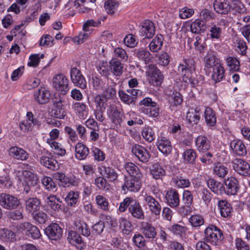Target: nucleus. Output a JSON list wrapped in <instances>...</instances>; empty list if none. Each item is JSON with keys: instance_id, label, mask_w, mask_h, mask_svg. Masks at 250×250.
I'll use <instances>...</instances> for the list:
<instances>
[{"instance_id": "obj_28", "label": "nucleus", "mask_w": 250, "mask_h": 250, "mask_svg": "<svg viewBox=\"0 0 250 250\" xmlns=\"http://www.w3.org/2000/svg\"><path fill=\"white\" fill-rule=\"evenodd\" d=\"M229 169L226 165L220 162H217L214 164L213 173L216 177L223 179L228 174Z\"/></svg>"}, {"instance_id": "obj_21", "label": "nucleus", "mask_w": 250, "mask_h": 250, "mask_svg": "<svg viewBox=\"0 0 250 250\" xmlns=\"http://www.w3.org/2000/svg\"><path fill=\"white\" fill-rule=\"evenodd\" d=\"M149 75H151V81L154 85L159 86L161 84L164 76L161 71L155 66L151 64L148 66Z\"/></svg>"}, {"instance_id": "obj_40", "label": "nucleus", "mask_w": 250, "mask_h": 250, "mask_svg": "<svg viewBox=\"0 0 250 250\" xmlns=\"http://www.w3.org/2000/svg\"><path fill=\"white\" fill-rule=\"evenodd\" d=\"M41 182L48 191L55 192L57 190V184L51 177L43 176L41 179Z\"/></svg>"}, {"instance_id": "obj_26", "label": "nucleus", "mask_w": 250, "mask_h": 250, "mask_svg": "<svg viewBox=\"0 0 250 250\" xmlns=\"http://www.w3.org/2000/svg\"><path fill=\"white\" fill-rule=\"evenodd\" d=\"M213 8L215 12L220 14H227L230 7L227 0H215L213 2Z\"/></svg>"}, {"instance_id": "obj_22", "label": "nucleus", "mask_w": 250, "mask_h": 250, "mask_svg": "<svg viewBox=\"0 0 250 250\" xmlns=\"http://www.w3.org/2000/svg\"><path fill=\"white\" fill-rule=\"evenodd\" d=\"M195 145L197 150L203 153L208 151L211 147L210 141L204 135H200L196 138Z\"/></svg>"}, {"instance_id": "obj_24", "label": "nucleus", "mask_w": 250, "mask_h": 250, "mask_svg": "<svg viewBox=\"0 0 250 250\" xmlns=\"http://www.w3.org/2000/svg\"><path fill=\"white\" fill-rule=\"evenodd\" d=\"M230 146L233 152L238 156H244L247 154L246 147L240 140H232L230 144Z\"/></svg>"}, {"instance_id": "obj_59", "label": "nucleus", "mask_w": 250, "mask_h": 250, "mask_svg": "<svg viewBox=\"0 0 250 250\" xmlns=\"http://www.w3.org/2000/svg\"><path fill=\"white\" fill-rule=\"evenodd\" d=\"M13 186V182L8 174L0 176V188L10 189Z\"/></svg>"}, {"instance_id": "obj_34", "label": "nucleus", "mask_w": 250, "mask_h": 250, "mask_svg": "<svg viewBox=\"0 0 250 250\" xmlns=\"http://www.w3.org/2000/svg\"><path fill=\"white\" fill-rule=\"evenodd\" d=\"M217 206L220 210L221 215L225 218L228 217L230 215L232 208L230 204L226 200H220Z\"/></svg>"}, {"instance_id": "obj_6", "label": "nucleus", "mask_w": 250, "mask_h": 250, "mask_svg": "<svg viewBox=\"0 0 250 250\" xmlns=\"http://www.w3.org/2000/svg\"><path fill=\"white\" fill-rule=\"evenodd\" d=\"M53 84L54 88L61 93L65 95L69 90L68 80L62 74L56 75L53 79Z\"/></svg>"}, {"instance_id": "obj_33", "label": "nucleus", "mask_w": 250, "mask_h": 250, "mask_svg": "<svg viewBox=\"0 0 250 250\" xmlns=\"http://www.w3.org/2000/svg\"><path fill=\"white\" fill-rule=\"evenodd\" d=\"M204 115L207 125L210 128L214 127L216 124V116L215 112L211 108L207 107Z\"/></svg>"}, {"instance_id": "obj_47", "label": "nucleus", "mask_w": 250, "mask_h": 250, "mask_svg": "<svg viewBox=\"0 0 250 250\" xmlns=\"http://www.w3.org/2000/svg\"><path fill=\"white\" fill-rule=\"evenodd\" d=\"M227 66L230 71H238L240 69V62L234 57H228L225 59Z\"/></svg>"}, {"instance_id": "obj_5", "label": "nucleus", "mask_w": 250, "mask_h": 250, "mask_svg": "<svg viewBox=\"0 0 250 250\" xmlns=\"http://www.w3.org/2000/svg\"><path fill=\"white\" fill-rule=\"evenodd\" d=\"M107 115L112 123L117 127L122 126L125 117L124 112L115 104H110L107 106Z\"/></svg>"}, {"instance_id": "obj_58", "label": "nucleus", "mask_w": 250, "mask_h": 250, "mask_svg": "<svg viewBox=\"0 0 250 250\" xmlns=\"http://www.w3.org/2000/svg\"><path fill=\"white\" fill-rule=\"evenodd\" d=\"M193 195L191 192L188 190L183 191L182 200L185 206L187 208H190L193 204Z\"/></svg>"}, {"instance_id": "obj_45", "label": "nucleus", "mask_w": 250, "mask_h": 250, "mask_svg": "<svg viewBox=\"0 0 250 250\" xmlns=\"http://www.w3.org/2000/svg\"><path fill=\"white\" fill-rule=\"evenodd\" d=\"M209 32L208 35L212 41L219 40L221 37L222 29L217 25L212 23L210 27Z\"/></svg>"}, {"instance_id": "obj_61", "label": "nucleus", "mask_w": 250, "mask_h": 250, "mask_svg": "<svg viewBox=\"0 0 250 250\" xmlns=\"http://www.w3.org/2000/svg\"><path fill=\"white\" fill-rule=\"evenodd\" d=\"M47 143L50 145V146L54 149V152L56 154L59 155L63 156L66 153L65 149L62 148L61 146V145L59 144L58 143L54 141H47Z\"/></svg>"}, {"instance_id": "obj_2", "label": "nucleus", "mask_w": 250, "mask_h": 250, "mask_svg": "<svg viewBox=\"0 0 250 250\" xmlns=\"http://www.w3.org/2000/svg\"><path fill=\"white\" fill-rule=\"evenodd\" d=\"M23 176L26 178V186L24 187L23 192L27 194L33 189L38 195L43 193L39 185V180L37 176L32 172L24 170L22 172Z\"/></svg>"}, {"instance_id": "obj_8", "label": "nucleus", "mask_w": 250, "mask_h": 250, "mask_svg": "<svg viewBox=\"0 0 250 250\" xmlns=\"http://www.w3.org/2000/svg\"><path fill=\"white\" fill-rule=\"evenodd\" d=\"M128 213L130 216L135 219L144 220L145 218V212L140 203L136 200L133 199L128 208Z\"/></svg>"}, {"instance_id": "obj_55", "label": "nucleus", "mask_w": 250, "mask_h": 250, "mask_svg": "<svg viewBox=\"0 0 250 250\" xmlns=\"http://www.w3.org/2000/svg\"><path fill=\"white\" fill-rule=\"evenodd\" d=\"M72 108L80 116L83 117L87 112V106L83 103L75 102L72 105Z\"/></svg>"}, {"instance_id": "obj_60", "label": "nucleus", "mask_w": 250, "mask_h": 250, "mask_svg": "<svg viewBox=\"0 0 250 250\" xmlns=\"http://www.w3.org/2000/svg\"><path fill=\"white\" fill-rule=\"evenodd\" d=\"M96 202L99 208L104 210H108L109 204L107 200L104 197L100 195L96 196Z\"/></svg>"}, {"instance_id": "obj_39", "label": "nucleus", "mask_w": 250, "mask_h": 250, "mask_svg": "<svg viewBox=\"0 0 250 250\" xmlns=\"http://www.w3.org/2000/svg\"><path fill=\"white\" fill-rule=\"evenodd\" d=\"M205 67L208 68H214L217 64H220L219 60L216 57L212 52L208 53L204 58Z\"/></svg>"}, {"instance_id": "obj_12", "label": "nucleus", "mask_w": 250, "mask_h": 250, "mask_svg": "<svg viewBox=\"0 0 250 250\" xmlns=\"http://www.w3.org/2000/svg\"><path fill=\"white\" fill-rule=\"evenodd\" d=\"M226 186L227 194L229 195H235L240 190V186L237 179L232 176L228 177L224 181Z\"/></svg>"}, {"instance_id": "obj_23", "label": "nucleus", "mask_w": 250, "mask_h": 250, "mask_svg": "<svg viewBox=\"0 0 250 250\" xmlns=\"http://www.w3.org/2000/svg\"><path fill=\"white\" fill-rule=\"evenodd\" d=\"M141 230L146 238L154 240L156 238L157 232L156 229L148 222H143L141 224Z\"/></svg>"}, {"instance_id": "obj_31", "label": "nucleus", "mask_w": 250, "mask_h": 250, "mask_svg": "<svg viewBox=\"0 0 250 250\" xmlns=\"http://www.w3.org/2000/svg\"><path fill=\"white\" fill-rule=\"evenodd\" d=\"M164 37L161 34L157 35L149 44V48L152 52H157L162 49Z\"/></svg>"}, {"instance_id": "obj_14", "label": "nucleus", "mask_w": 250, "mask_h": 250, "mask_svg": "<svg viewBox=\"0 0 250 250\" xmlns=\"http://www.w3.org/2000/svg\"><path fill=\"white\" fill-rule=\"evenodd\" d=\"M157 146L159 150L165 156L170 154L172 150V146L169 140L163 136H159L157 139Z\"/></svg>"}, {"instance_id": "obj_9", "label": "nucleus", "mask_w": 250, "mask_h": 250, "mask_svg": "<svg viewBox=\"0 0 250 250\" xmlns=\"http://www.w3.org/2000/svg\"><path fill=\"white\" fill-rule=\"evenodd\" d=\"M63 230L57 223H51L46 227L45 233L51 240H58L62 235Z\"/></svg>"}, {"instance_id": "obj_52", "label": "nucleus", "mask_w": 250, "mask_h": 250, "mask_svg": "<svg viewBox=\"0 0 250 250\" xmlns=\"http://www.w3.org/2000/svg\"><path fill=\"white\" fill-rule=\"evenodd\" d=\"M168 101L172 105L177 106L180 105L183 102L182 96L178 92H173L171 94H168Z\"/></svg>"}, {"instance_id": "obj_30", "label": "nucleus", "mask_w": 250, "mask_h": 250, "mask_svg": "<svg viewBox=\"0 0 250 250\" xmlns=\"http://www.w3.org/2000/svg\"><path fill=\"white\" fill-rule=\"evenodd\" d=\"M75 151V157L79 160L85 159L89 153L88 148L81 143H78L76 144Z\"/></svg>"}, {"instance_id": "obj_50", "label": "nucleus", "mask_w": 250, "mask_h": 250, "mask_svg": "<svg viewBox=\"0 0 250 250\" xmlns=\"http://www.w3.org/2000/svg\"><path fill=\"white\" fill-rule=\"evenodd\" d=\"M118 93L121 100L124 103L128 105L134 104L136 100V97H131V96L129 95L128 93L127 94L123 90H120Z\"/></svg>"}, {"instance_id": "obj_15", "label": "nucleus", "mask_w": 250, "mask_h": 250, "mask_svg": "<svg viewBox=\"0 0 250 250\" xmlns=\"http://www.w3.org/2000/svg\"><path fill=\"white\" fill-rule=\"evenodd\" d=\"M165 199L167 204L172 208H176L180 205V195L176 189L171 188L167 191Z\"/></svg>"}, {"instance_id": "obj_29", "label": "nucleus", "mask_w": 250, "mask_h": 250, "mask_svg": "<svg viewBox=\"0 0 250 250\" xmlns=\"http://www.w3.org/2000/svg\"><path fill=\"white\" fill-rule=\"evenodd\" d=\"M9 154L14 158L21 161L26 160L28 158V154L25 150L17 146L10 148Z\"/></svg>"}, {"instance_id": "obj_53", "label": "nucleus", "mask_w": 250, "mask_h": 250, "mask_svg": "<svg viewBox=\"0 0 250 250\" xmlns=\"http://www.w3.org/2000/svg\"><path fill=\"white\" fill-rule=\"evenodd\" d=\"M79 194L77 191L69 192L65 198V201L68 206H74L78 202Z\"/></svg>"}, {"instance_id": "obj_43", "label": "nucleus", "mask_w": 250, "mask_h": 250, "mask_svg": "<svg viewBox=\"0 0 250 250\" xmlns=\"http://www.w3.org/2000/svg\"><path fill=\"white\" fill-rule=\"evenodd\" d=\"M41 163L51 170H55L57 168V161L52 158L48 156H42L40 159Z\"/></svg>"}, {"instance_id": "obj_41", "label": "nucleus", "mask_w": 250, "mask_h": 250, "mask_svg": "<svg viewBox=\"0 0 250 250\" xmlns=\"http://www.w3.org/2000/svg\"><path fill=\"white\" fill-rule=\"evenodd\" d=\"M172 182L177 188H186L190 187L191 184L189 179L182 176L172 178Z\"/></svg>"}, {"instance_id": "obj_13", "label": "nucleus", "mask_w": 250, "mask_h": 250, "mask_svg": "<svg viewBox=\"0 0 250 250\" xmlns=\"http://www.w3.org/2000/svg\"><path fill=\"white\" fill-rule=\"evenodd\" d=\"M141 178L138 177L126 178L124 185L122 186V189L132 192L138 191L142 186Z\"/></svg>"}, {"instance_id": "obj_3", "label": "nucleus", "mask_w": 250, "mask_h": 250, "mask_svg": "<svg viewBox=\"0 0 250 250\" xmlns=\"http://www.w3.org/2000/svg\"><path fill=\"white\" fill-rule=\"evenodd\" d=\"M204 234V240L213 245H217L224 238L222 231L214 225L207 228Z\"/></svg>"}, {"instance_id": "obj_62", "label": "nucleus", "mask_w": 250, "mask_h": 250, "mask_svg": "<svg viewBox=\"0 0 250 250\" xmlns=\"http://www.w3.org/2000/svg\"><path fill=\"white\" fill-rule=\"evenodd\" d=\"M189 222L193 227H198L204 223L203 217L200 215H193L189 219Z\"/></svg>"}, {"instance_id": "obj_63", "label": "nucleus", "mask_w": 250, "mask_h": 250, "mask_svg": "<svg viewBox=\"0 0 250 250\" xmlns=\"http://www.w3.org/2000/svg\"><path fill=\"white\" fill-rule=\"evenodd\" d=\"M230 7L232 10L240 14L244 13L246 11L244 5L238 0H232Z\"/></svg>"}, {"instance_id": "obj_44", "label": "nucleus", "mask_w": 250, "mask_h": 250, "mask_svg": "<svg viewBox=\"0 0 250 250\" xmlns=\"http://www.w3.org/2000/svg\"><path fill=\"white\" fill-rule=\"evenodd\" d=\"M77 232L85 237L90 236L91 232L88 226L84 222H78L75 223Z\"/></svg>"}, {"instance_id": "obj_32", "label": "nucleus", "mask_w": 250, "mask_h": 250, "mask_svg": "<svg viewBox=\"0 0 250 250\" xmlns=\"http://www.w3.org/2000/svg\"><path fill=\"white\" fill-rule=\"evenodd\" d=\"M111 71L116 76H120L123 72V64L117 58H112L109 62Z\"/></svg>"}, {"instance_id": "obj_49", "label": "nucleus", "mask_w": 250, "mask_h": 250, "mask_svg": "<svg viewBox=\"0 0 250 250\" xmlns=\"http://www.w3.org/2000/svg\"><path fill=\"white\" fill-rule=\"evenodd\" d=\"M142 135L144 138L148 142H152L155 138L153 129L148 126H146L143 128Z\"/></svg>"}, {"instance_id": "obj_51", "label": "nucleus", "mask_w": 250, "mask_h": 250, "mask_svg": "<svg viewBox=\"0 0 250 250\" xmlns=\"http://www.w3.org/2000/svg\"><path fill=\"white\" fill-rule=\"evenodd\" d=\"M67 239L70 243L73 245H81L83 243L82 237L77 231H70L69 232Z\"/></svg>"}, {"instance_id": "obj_27", "label": "nucleus", "mask_w": 250, "mask_h": 250, "mask_svg": "<svg viewBox=\"0 0 250 250\" xmlns=\"http://www.w3.org/2000/svg\"><path fill=\"white\" fill-rule=\"evenodd\" d=\"M53 177L56 180H58L60 182V185L63 187H68L70 185L75 186L77 184L75 180L70 179L63 173H55Z\"/></svg>"}, {"instance_id": "obj_48", "label": "nucleus", "mask_w": 250, "mask_h": 250, "mask_svg": "<svg viewBox=\"0 0 250 250\" xmlns=\"http://www.w3.org/2000/svg\"><path fill=\"white\" fill-rule=\"evenodd\" d=\"M183 157L186 163L194 164L196 158V153L193 149H187L183 154Z\"/></svg>"}, {"instance_id": "obj_4", "label": "nucleus", "mask_w": 250, "mask_h": 250, "mask_svg": "<svg viewBox=\"0 0 250 250\" xmlns=\"http://www.w3.org/2000/svg\"><path fill=\"white\" fill-rule=\"evenodd\" d=\"M21 205L20 200L16 196L6 193H0V206L7 210L17 208Z\"/></svg>"}, {"instance_id": "obj_10", "label": "nucleus", "mask_w": 250, "mask_h": 250, "mask_svg": "<svg viewBox=\"0 0 250 250\" xmlns=\"http://www.w3.org/2000/svg\"><path fill=\"white\" fill-rule=\"evenodd\" d=\"M155 33L154 23L150 20H145L141 26L139 30L140 35L145 38H152Z\"/></svg>"}, {"instance_id": "obj_35", "label": "nucleus", "mask_w": 250, "mask_h": 250, "mask_svg": "<svg viewBox=\"0 0 250 250\" xmlns=\"http://www.w3.org/2000/svg\"><path fill=\"white\" fill-rule=\"evenodd\" d=\"M225 77V69L221 64H217L212 68L211 78L216 83L221 81Z\"/></svg>"}, {"instance_id": "obj_56", "label": "nucleus", "mask_w": 250, "mask_h": 250, "mask_svg": "<svg viewBox=\"0 0 250 250\" xmlns=\"http://www.w3.org/2000/svg\"><path fill=\"white\" fill-rule=\"evenodd\" d=\"M119 224L123 232L127 234H129L132 226L130 222L125 217H121L119 219Z\"/></svg>"}, {"instance_id": "obj_25", "label": "nucleus", "mask_w": 250, "mask_h": 250, "mask_svg": "<svg viewBox=\"0 0 250 250\" xmlns=\"http://www.w3.org/2000/svg\"><path fill=\"white\" fill-rule=\"evenodd\" d=\"M99 171L101 176L108 179L111 181L116 180L118 177V174L112 167L102 165L99 167Z\"/></svg>"}, {"instance_id": "obj_42", "label": "nucleus", "mask_w": 250, "mask_h": 250, "mask_svg": "<svg viewBox=\"0 0 250 250\" xmlns=\"http://www.w3.org/2000/svg\"><path fill=\"white\" fill-rule=\"evenodd\" d=\"M125 167L126 171L130 175V177H142V174L141 173L139 167L133 163H126Z\"/></svg>"}, {"instance_id": "obj_37", "label": "nucleus", "mask_w": 250, "mask_h": 250, "mask_svg": "<svg viewBox=\"0 0 250 250\" xmlns=\"http://www.w3.org/2000/svg\"><path fill=\"white\" fill-rule=\"evenodd\" d=\"M205 21L197 19L190 25V31L194 34H200L204 32L206 29Z\"/></svg>"}, {"instance_id": "obj_46", "label": "nucleus", "mask_w": 250, "mask_h": 250, "mask_svg": "<svg viewBox=\"0 0 250 250\" xmlns=\"http://www.w3.org/2000/svg\"><path fill=\"white\" fill-rule=\"evenodd\" d=\"M150 173L154 179H162L166 174V171L161 166L156 164L152 166Z\"/></svg>"}, {"instance_id": "obj_57", "label": "nucleus", "mask_w": 250, "mask_h": 250, "mask_svg": "<svg viewBox=\"0 0 250 250\" xmlns=\"http://www.w3.org/2000/svg\"><path fill=\"white\" fill-rule=\"evenodd\" d=\"M158 63L164 67L167 66L170 62V57L166 52H161L157 56Z\"/></svg>"}, {"instance_id": "obj_19", "label": "nucleus", "mask_w": 250, "mask_h": 250, "mask_svg": "<svg viewBox=\"0 0 250 250\" xmlns=\"http://www.w3.org/2000/svg\"><path fill=\"white\" fill-rule=\"evenodd\" d=\"M20 228L25 232L26 235L34 239H39L41 234L39 229L29 222H24L20 225Z\"/></svg>"}, {"instance_id": "obj_11", "label": "nucleus", "mask_w": 250, "mask_h": 250, "mask_svg": "<svg viewBox=\"0 0 250 250\" xmlns=\"http://www.w3.org/2000/svg\"><path fill=\"white\" fill-rule=\"evenodd\" d=\"M233 167L235 171L240 175L247 176L250 175V164L243 159H235Z\"/></svg>"}, {"instance_id": "obj_54", "label": "nucleus", "mask_w": 250, "mask_h": 250, "mask_svg": "<svg viewBox=\"0 0 250 250\" xmlns=\"http://www.w3.org/2000/svg\"><path fill=\"white\" fill-rule=\"evenodd\" d=\"M119 5V3L118 1L114 0H107L104 3V7L108 14L112 15L118 7Z\"/></svg>"}, {"instance_id": "obj_20", "label": "nucleus", "mask_w": 250, "mask_h": 250, "mask_svg": "<svg viewBox=\"0 0 250 250\" xmlns=\"http://www.w3.org/2000/svg\"><path fill=\"white\" fill-rule=\"evenodd\" d=\"M132 152L140 161L146 163L149 161L150 155L144 146L140 145H135L132 147Z\"/></svg>"}, {"instance_id": "obj_17", "label": "nucleus", "mask_w": 250, "mask_h": 250, "mask_svg": "<svg viewBox=\"0 0 250 250\" xmlns=\"http://www.w3.org/2000/svg\"><path fill=\"white\" fill-rule=\"evenodd\" d=\"M34 97L35 101L39 104H47L51 97L50 91L44 87H41L34 92Z\"/></svg>"}, {"instance_id": "obj_1", "label": "nucleus", "mask_w": 250, "mask_h": 250, "mask_svg": "<svg viewBox=\"0 0 250 250\" xmlns=\"http://www.w3.org/2000/svg\"><path fill=\"white\" fill-rule=\"evenodd\" d=\"M195 70L194 61L192 59H186L178 66V73L181 76L182 81L190 84L191 87H195L198 81L192 79V72Z\"/></svg>"}, {"instance_id": "obj_38", "label": "nucleus", "mask_w": 250, "mask_h": 250, "mask_svg": "<svg viewBox=\"0 0 250 250\" xmlns=\"http://www.w3.org/2000/svg\"><path fill=\"white\" fill-rule=\"evenodd\" d=\"M136 56L138 58L145 62L146 64H148L152 62L153 56L149 51L140 48L136 50Z\"/></svg>"}, {"instance_id": "obj_7", "label": "nucleus", "mask_w": 250, "mask_h": 250, "mask_svg": "<svg viewBox=\"0 0 250 250\" xmlns=\"http://www.w3.org/2000/svg\"><path fill=\"white\" fill-rule=\"evenodd\" d=\"M70 78L71 81L76 86L82 89L86 87V81L80 70L77 68L73 67L71 69Z\"/></svg>"}, {"instance_id": "obj_64", "label": "nucleus", "mask_w": 250, "mask_h": 250, "mask_svg": "<svg viewBox=\"0 0 250 250\" xmlns=\"http://www.w3.org/2000/svg\"><path fill=\"white\" fill-rule=\"evenodd\" d=\"M201 196L203 202L208 206L211 202L213 195L207 188H204L201 190Z\"/></svg>"}, {"instance_id": "obj_18", "label": "nucleus", "mask_w": 250, "mask_h": 250, "mask_svg": "<svg viewBox=\"0 0 250 250\" xmlns=\"http://www.w3.org/2000/svg\"><path fill=\"white\" fill-rule=\"evenodd\" d=\"M24 205L26 211L31 215H34L40 210L41 202L37 197H29L25 200Z\"/></svg>"}, {"instance_id": "obj_36", "label": "nucleus", "mask_w": 250, "mask_h": 250, "mask_svg": "<svg viewBox=\"0 0 250 250\" xmlns=\"http://www.w3.org/2000/svg\"><path fill=\"white\" fill-rule=\"evenodd\" d=\"M46 203L52 209L55 211H59L62 208L61 205L62 201L56 195H52L47 197Z\"/></svg>"}, {"instance_id": "obj_16", "label": "nucleus", "mask_w": 250, "mask_h": 250, "mask_svg": "<svg viewBox=\"0 0 250 250\" xmlns=\"http://www.w3.org/2000/svg\"><path fill=\"white\" fill-rule=\"evenodd\" d=\"M144 200L148 207L150 212L156 216H159L161 212V206L159 202L152 196L145 195Z\"/></svg>"}]
</instances>
